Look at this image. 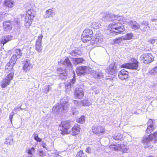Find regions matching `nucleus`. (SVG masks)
Returning <instances> with one entry per match:
<instances>
[{"mask_svg": "<svg viewBox=\"0 0 157 157\" xmlns=\"http://www.w3.org/2000/svg\"><path fill=\"white\" fill-rule=\"evenodd\" d=\"M70 104L68 101L67 98H64L60 101V104H57L53 107L52 111L55 114H59L67 112L69 110Z\"/></svg>", "mask_w": 157, "mask_h": 157, "instance_id": "1", "label": "nucleus"}, {"mask_svg": "<svg viewBox=\"0 0 157 157\" xmlns=\"http://www.w3.org/2000/svg\"><path fill=\"white\" fill-rule=\"evenodd\" d=\"M117 21H113L109 25V27L111 28L110 33H109V35L115 36L123 33L125 30L124 26L121 23L117 22Z\"/></svg>", "mask_w": 157, "mask_h": 157, "instance_id": "2", "label": "nucleus"}, {"mask_svg": "<svg viewBox=\"0 0 157 157\" xmlns=\"http://www.w3.org/2000/svg\"><path fill=\"white\" fill-rule=\"evenodd\" d=\"M36 14V12L33 9H30L27 11L25 18V25L27 27H29L30 25Z\"/></svg>", "mask_w": 157, "mask_h": 157, "instance_id": "3", "label": "nucleus"}, {"mask_svg": "<svg viewBox=\"0 0 157 157\" xmlns=\"http://www.w3.org/2000/svg\"><path fill=\"white\" fill-rule=\"evenodd\" d=\"M93 32L91 29H86L83 32L81 36V39L83 42H87L91 40L93 37Z\"/></svg>", "mask_w": 157, "mask_h": 157, "instance_id": "4", "label": "nucleus"}, {"mask_svg": "<svg viewBox=\"0 0 157 157\" xmlns=\"http://www.w3.org/2000/svg\"><path fill=\"white\" fill-rule=\"evenodd\" d=\"M139 62L136 59H134L132 63H126L122 65V68H128L132 70H139Z\"/></svg>", "mask_w": 157, "mask_h": 157, "instance_id": "5", "label": "nucleus"}, {"mask_svg": "<svg viewBox=\"0 0 157 157\" xmlns=\"http://www.w3.org/2000/svg\"><path fill=\"white\" fill-rule=\"evenodd\" d=\"M143 143L147 144L150 142H153L154 143L157 142V132L151 134L147 136H145L143 137Z\"/></svg>", "mask_w": 157, "mask_h": 157, "instance_id": "6", "label": "nucleus"}, {"mask_svg": "<svg viewBox=\"0 0 157 157\" xmlns=\"http://www.w3.org/2000/svg\"><path fill=\"white\" fill-rule=\"evenodd\" d=\"M104 37L101 33H96L94 36V39L91 42V44L94 46H99L104 40Z\"/></svg>", "mask_w": 157, "mask_h": 157, "instance_id": "7", "label": "nucleus"}, {"mask_svg": "<svg viewBox=\"0 0 157 157\" xmlns=\"http://www.w3.org/2000/svg\"><path fill=\"white\" fill-rule=\"evenodd\" d=\"M118 17L117 15L108 11L104 13L103 19L105 21H115L117 20Z\"/></svg>", "mask_w": 157, "mask_h": 157, "instance_id": "8", "label": "nucleus"}, {"mask_svg": "<svg viewBox=\"0 0 157 157\" xmlns=\"http://www.w3.org/2000/svg\"><path fill=\"white\" fill-rule=\"evenodd\" d=\"M140 59L145 64L150 63L154 60L153 56L150 53L143 54L140 56Z\"/></svg>", "mask_w": 157, "mask_h": 157, "instance_id": "9", "label": "nucleus"}, {"mask_svg": "<svg viewBox=\"0 0 157 157\" xmlns=\"http://www.w3.org/2000/svg\"><path fill=\"white\" fill-rule=\"evenodd\" d=\"M75 82V76L74 74V76L72 79H69L65 83V91L69 92L70 91L71 87H73Z\"/></svg>", "mask_w": 157, "mask_h": 157, "instance_id": "10", "label": "nucleus"}, {"mask_svg": "<svg viewBox=\"0 0 157 157\" xmlns=\"http://www.w3.org/2000/svg\"><path fill=\"white\" fill-rule=\"evenodd\" d=\"M71 124V122L68 121L61 122V126H62V129L61 130V134L63 135L68 133V130L70 127Z\"/></svg>", "mask_w": 157, "mask_h": 157, "instance_id": "11", "label": "nucleus"}, {"mask_svg": "<svg viewBox=\"0 0 157 157\" xmlns=\"http://www.w3.org/2000/svg\"><path fill=\"white\" fill-rule=\"evenodd\" d=\"M13 73H10L3 79L1 82L2 87L4 88L10 84V81L13 79Z\"/></svg>", "mask_w": 157, "mask_h": 157, "instance_id": "12", "label": "nucleus"}, {"mask_svg": "<svg viewBox=\"0 0 157 157\" xmlns=\"http://www.w3.org/2000/svg\"><path fill=\"white\" fill-rule=\"evenodd\" d=\"M92 132L94 134L99 136L101 133H103L105 132L104 128L100 125H94L92 127Z\"/></svg>", "mask_w": 157, "mask_h": 157, "instance_id": "13", "label": "nucleus"}, {"mask_svg": "<svg viewBox=\"0 0 157 157\" xmlns=\"http://www.w3.org/2000/svg\"><path fill=\"white\" fill-rule=\"evenodd\" d=\"M124 146L123 145H121L120 144H118L117 145L115 144L111 145L109 146L110 149L112 150L116 151L117 150H121L123 152H126L127 149L124 148Z\"/></svg>", "mask_w": 157, "mask_h": 157, "instance_id": "14", "label": "nucleus"}, {"mask_svg": "<svg viewBox=\"0 0 157 157\" xmlns=\"http://www.w3.org/2000/svg\"><path fill=\"white\" fill-rule=\"evenodd\" d=\"M76 72L78 75L81 76L87 74L88 72V69L87 67L85 66H81L77 68Z\"/></svg>", "mask_w": 157, "mask_h": 157, "instance_id": "15", "label": "nucleus"}, {"mask_svg": "<svg viewBox=\"0 0 157 157\" xmlns=\"http://www.w3.org/2000/svg\"><path fill=\"white\" fill-rule=\"evenodd\" d=\"M92 73L95 78L100 79L103 78L104 77V74L100 70H93Z\"/></svg>", "mask_w": 157, "mask_h": 157, "instance_id": "16", "label": "nucleus"}, {"mask_svg": "<svg viewBox=\"0 0 157 157\" xmlns=\"http://www.w3.org/2000/svg\"><path fill=\"white\" fill-rule=\"evenodd\" d=\"M84 91L83 89L81 88H76L75 91V95L78 98H81L84 96Z\"/></svg>", "mask_w": 157, "mask_h": 157, "instance_id": "17", "label": "nucleus"}, {"mask_svg": "<svg viewBox=\"0 0 157 157\" xmlns=\"http://www.w3.org/2000/svg\"><path fill=\"white\" fill-rule=\"evenodd\" d=\"M70 54L74 57H78L82 54V49L81 48H77L72 50Z\"/></svg>", "mask_w": 157, "mask_h": 157, "instance_id": "18", "label": "nucleus"}, {"mask_svg": "<svg viewBox=\"0 0 157 157\" xmlns=\"http://www.w3.org/2000/svg\"><path fill=\"white\" fill-rule=\"evenodd\" d=\"M12 21H8L4 22L3 23V27L5 31H10L12 28Z\"/></svg>", "mask_w": 157, "mask_h": 157, "instance_id": "19", "label": "nucleus"}, {"mask_svg": "<svg viewBox=\"0 0 157 157\" xmlns=\"http://www.w3.org/2000/svg\"><path fill=\"white\" fill-rule=\"evenodd\" d=\"M128 71L124 69L122 70L119 73V77L121 80H124L128 78Z\"/></svg>", "mask_w": 157, "mask_h": 157, "instance_id": "20", "label": "nucleus"}, {"mask_svg": "<svg viewBox=\"0 0 157 157\" xmlns=\"http://www.w3.org/2000/svg\"><path fill=\"white\" fill-rule=\"evenodd\" d=\"M153 121L152 119H149L147 122V125L148 126L146 130L147 133H149L152 132L154 128L153 127Z\"/></svg>", "mask_w": 157, "mask_h": 157, "instance_id": "21", "label": "nucleus"}, {"mask_svg": "<svg viewBox=\"0 0 157 157\" xmlns=\"http://www.w3.org/2000/svg\"><path fill=\"white\" fill-rule=\"evenodd\" d=\"M80 131V128L79 127V126L78 125H76L72 128L71 130L68 133H70L73 136H75L78 134Z\"/></svg>", "mask_w": 157, "mask_h": 157, "instance_id": "22", "label": "nucleus"}, {"mask_svg": "<svg viewBox=\"0 0 157 157\" xmlns=\"http://www.w3.org/2000/svg\"><path fill=\"white\" fill-rule=\"evenodd\" d=\"M32 67V65L30 63L29 60H26L24 62V64L23 66V69L24 70L27 71L30 69Z\"/></svg>", "mask_w": 157, "mask_h": 157, "instance_id": "23", "label": "nucleus"}, {"mask_svg": "<svg viewBox=\"0 0 157 157\" xmlns=\"http://www.w3.org/2000/svg\"><path fill=\"white\" fill-rule=\"evenodd\" d=\"M12 39V37L10 36L7 35L2 37L0 40L1 43L4 44Z\"/></svg>", "mask_w": 157, "mask_h": 157, "instance_id": "24", "label": "nucleus"}, {"mask_svg": "<svg viewBox=\"0 0 157 157\" xmlns=\"http://www.w3.org/2000/svg\"><path fill=\"white\" fill-rule=\"evenodd\" d=\"M63 64H64L65 67L69 68V69H72L73 67L68 57L66 58L65 59L64 61L63 62Z\"/></svg>", "mask_w": 157, "mask_h": 157, "instance_id": "25", "label": "nucleus"}, {"mask_svg": "<svg viewBox=\"0 0 157 157\" xmlns=\"http://www.w3.org/2000/svg\"><path fill=\"white\" fill-rule=\"evenodd\" d=\"M116 66H114L112 67H110L109 69L106 70V72L111 75H114L116 73Z\"/></svg>", "mask_w": 157, "mask_h": 157, "instance_id": "26", "label": "nucleus"}, {"mask_svg": "<svg viewBox=\"0 0 157 157\" xmlns=\"http://www.w3.org/2000/svg\"><path fill=\"white\" fill-rule=\"evenodd\" d=\"M35 149L33 147L29 148L26 151V153L28 154V157H35L33 155Z\"/></svg>", "mask_w": 157, "mask_h": 157, "instance_id": "27", "label": "nucleus"}, {"mask_svg": "<svg viewBox=\"0 0 157 157\" xmlns=\"http://www.w3.org/2000/svg\"><path fill=\"white\" fill-rule=\"evenodd\" d=\"M129 23L133 29H137L140 28V25L136 21H131L129 22Z\"/></svg>", "mask_w": 157, "mask_h": 157, "instance_id": "28", "label": "nucleus"}, {"mask_svg": "<svg viewBox=\"0 0 157 157\" xmlns=\"http://www.w3.org/2000/svg\"><path fill=\"white\" fill-rule=\"evenodd\" d=\"M14 64L9 61L5 67V71L6 72H8L9 71H12Z\"/></svg>", "mask_w": 157, "mask_h": 157, "instance_id": "29", "label": "nucleus"}, {"mask_svg": "<svg viewBox=\"0 0 157 157\" xmlns=\"http://www.w3.org/2000/svg\"><path fill=\"white\" fill-rule=\"evenodd\" d=\"M14 2L11 0H6L4 2L5 6L9 8H12L13 6Z\"/></svg>", "mask_w": 157, "mask_h": 157, "instance_id": "30", "label": "nucleus"}, {"mask_svg": "<svg viewBox=\"0 0 157 157\" xmlns=\"http://www.w3.org/2000/svg\"><path fill=\"white\" fill-rule=\"evenodd\" d=\"M133 36V34L132 33H127L124 36H122L124 40H129L132 39Z\"/></svg>", "mask_w": 157, "mask_h": 157, "instance_id": "31", "label": "nucleus"}, {"mask_svg": "<svg viewBox=\"0 0 157 157\" xmlns=\"http://www.w3.org/2000/svg\"><path fill=\"white\" fill-rule=\"evenodd\" d=\"M84 61V60L83 59L80 58L73 59V61L75 65L79 63H82Z\"/></svg>", "mask_w": 157, "mask_h": 157, "instance_id": "32", "label": "nucleus"}, {"mask_svg": "<svg viewBox=\"0 0 157 157\" xmlns=\"http://www.w3.org/2000/svg\"><path fill=\"white\" fill-rule=\"evenodd\" d=\"M67 71H64L63 73H61L58 76V77L59 79H61L62 80H65L67 78Z\"/></svg>", "mask_w": 157, "mask_h": 157, "instance_id": "33", "label": "nucleus"}, {"mask_svg": "<svg viewBox=\"0 0 157 157\" xmlns=\"http://www.w3.org/2000/svg\"><path fill=\"white\" fill-rule=\"evenodd\" d=\"M81 106H89L90 103L89 102V101L87 99H84L81 101Z\"/></svg>", "mask_w": 157, "mask_h": 157, "instance_id": "34", "label": "nucleus"}, {"mask_svg": "<svg viewBox=\"0 0 157 157\" xmlns=\"http://www.w3.org/2000/svg\"><path fill=\"white\" fill-rule=\"evenodd\" d=\"M14 55H16L18 58H21L22 55V53L19 49H15L14 50Z\"/></svg>", "mask_w": 157, "mask_h": 157, "instance_id": "35", "label": "nucleus"}, {"mask_svg": "<svg viewBox=\"0 0 157 157\" xmlns=\"http://www.w3.org/2000/svg\"><path fill=\"white\" fill-rule=\"evenodd\" d=\"M113 139L117 140H122L123 139V135L120 133H118L116 136L113 137Z\"/></svg>", "mask_w": 157, "mask_h": 157, "instance_id": "36", "label": "nucleus"}, {"mask_svg": "<svg viewBox=\"0 0 157 157\" xmlns=\"http://www.w3.org/2000/svg\"><path fill=\"white\" fill-rule=\"evenodd\" d=\"M19 58L16 55L14 54L12 56L10 61L13 64H15L17 59Z\"/></svg>", "mask_w": 157, "mask_h": 157, "instance_id": "37", "label": "nucleus"}, {"mask_svg": "<svg viewBox=\"0 0 157 157\" xmlns=\"http://www.w3.org/2000/svg\"><path fill=\"white\" fill-rule=\"evenodd\" d=\"M148 73L151 75H155L157 73V67H154L151 70H149Z\"/></svg>", "mask_w": 157, "mask_h": 157, "instance_id": "38", "label": "nucleus"}, {"mask_svg": "<svg viewBox=\"0 0 157 157\" xmlns=\"http://www.w3.org/2000/svg\"><path fill=\"white\" fill-rule=\"evenodd\" d=\"M53 8L49 9L46 11V13L49 15H51V16H54L56 14V13L54 10H53Z\"/></svg>", "mask_w": 157, "mask_h": 157, "instance_id": "39", "label": "nucleus"}, {"mask_svg": "<svg viewBox=\"0 0 157 157\" xmlns=\"http://www.w3.org/2000/svg\"><path fill=\"white\" fill-rule=\"evenodd\" d=\"M13 138L12 137H9L6 139L5 143L7 144H11L13 143Z\"/></svg>", "mask_w": 157, "mask_h": 157, "instance_id": "40", "label": "nucleus"}, {"mask_svg": "<svg viewBox=\"0 0 157 157\" xmlns=\"http://www.w3.org/2000/svg\"><path fill=\"white\" fill-rule=\"evenodd\" d=\"M85 118L84 116H82L80 118H77L76 119V121L78 123L81 124H83L85 121Z\"/></svg>", "mask_w": 157, "mask_h": 157, "instance_id": "41", "label": "nucleus"}, {"mask_svg": "<svg viewBox=\"0 0 157 157\" xmlns=\"http://www.w3.org/2000/svg\"><path fill=\"white\" fill-rule=\"evenodd\" d=\"M51 87L49 85H46L44 87V89L43 90V92L45 93L46 94L47 93L49 90L51 89Z\"/></svg>", "mask_w": 157, "mask_h": 157, "instance_id": "42", "label": "nucleus"}, {"mask_svg": "<svg viewBox=\"0 0 157 157\" xmlns=\"http://www.w3.org/2000/svg\"><path fill=\"white\" fill-rule=\"evenodd\" d=\"M123 40L122 36L121 37H119L118 38H116L115 39L114 41L115 43L116 44H119L121 43V42Z\"/></svg>", "mask_w": 157, "mask_h": 157, "instance_id": "43", "label": "nucleus"}, {"mask_svg": "<svg viewBox=\"0 0 157 157\" xmlns=\"http://www.w3.org/2000/svg\"><path fill=\"white\" fill-rule=\"evenodd\" d=\"M141 25H145L146 26V27H145V28H147V27L149 29H150V27L149 26V23L148 22L144 21H143L141 23Z\"/></svg>", "mask_w": 157, "mask_h": 157, "instance_id": "44", "label": "nucleus"}, {"mask_svg": "<svg viewBox=\"0 0 157 157\" xmlns=\"http://www.w3.org/2000/svg\"><path fill=\"white\" fill-rule=\"evenodd\" d=\"M73 103L75 105L78 107H81V101H79L77 100H74L73 101Z\"/></svg>", "mask_w": 157, "mask_h": 157, "instance_id": "45", "label": "nucleus"}, {"mask_svg": "<svg viewBox=\"0 0 157 157\" xmlns=\"http://www.w3.org/2000/svg\"><path fill=\"white\" fill-rule=\"evenodd\" d=\"M71 110L73 115H76L78 113V111L74 107L73 108L72 107Z\"/></svg>", "mask_w": 157, "mask_h": 157, "instance_id": "46", "label": "nucleus"}, {"mask_svg": "<svg viewBox=\"0 0 157 157\" xmlns=\"http://www.w3.org/2000/svg\"><path fill=\"white\" fill-rule=\"evenodd\" d=\"M65 71H67L66 70L64 69L61 68H59L57 69V73L60 75L61 73H64Z\"/></svg>", "mask_w": 157, "mask_h": 157, "instance_id": "47", "label": "nucleus"}, {"mask_svg": "<svg viewBox=\"0 0 157 157\" xmlns=\"http://www.w3.org/2000/svg\"><path fill=\"white\" fill-rule=\"evenodd\" d=\"M35 47L36 50L39 52V41L38 40L36 41Z\"/></svg>", "mask_w": 157, "mask_h": 157, "instance_id": "48", "label": "nucleus"}, {"mask_svg": "<svg viewBox=\"0 0 157 157\" xmlns=\"http://www.w3.org/2000/svg\"><path fill=\"white\" fill-rule=\"evenodd\" d=\"M83 155V153L82 151H80L77 154L76 157H81Z\"/></svg>", "mask_w": 157, "mask_h": 157, "instance_id": "49", "label": "nucleus"}, {"mask_svg": "<svg viewBox=\"0 0 157 157\" xmlns=\"http://www.w3.org/2000/svg\"><path fill=\"white\" fill-rule=\"evenodd\" d=\"M41 139L40 138V145L42 146V147H43L44 148H46V144L44 142L41 141Z\"/></svg>", "mask_w": 157, "mask_h": 157, "instance_id": "50", "label": "nucleus"}, {"mask_svg": "<svg viewBox=\"0 0 157 157\" xmlns=\"http://www.w3.org/2000/svg\"><path fill=\"white\" fill-rule=\"evenodd\" d=\"M34 139L36 141H39V138L38 137V135L36 133L33 134Z\"/></svg>", "mask_w": 157, "mask_h": 157, "instance_id": "51", "label": "nucleus"}, {"mask_svg": "<svg viewBox=\"0 0 157 157\" xmlns=\"http://www.w3.org/2000/svg\"><path fill=\"white\" fill-rule=\"evenodd\" d=\"M14 113L13 111H12L11 113H10L9 116V118L11 122L12 121V119L13 118V116H14Z\"/></svg>", "mask_w": 157, "mask_h": 157, "instance_id": "52", "label": "nucleus"}, {"mask_svg": "<svg viewBox=\"0 0 157 157\" xmlns=\"http://www.w3.org/2000/svg\"><path fill=\"white\" fill-rule=\"evenodd\" d=\"M85 151L86 152H87L89 154L91 153L92 152L91 149L89 147H87L86 148V149L85 150Z\"/></svg>", "mask_w": 157, "mask_h": 157, "instance_id": "53", "label": "nucleus"}, {"mask_svg": "<svg viewBox=\"0 0 157 157\" xmlns=\"http://www.w3.org/2000/svg\"><path fill=\"white\" fill-rule=\"evenodd\" d=\"M155 40L154 39H151L148 40V42L151 44H153L155 42Z\"/></svg>", "mask_w": 157, "mask_h": 157, "instance_id": "54", "label": "nucleus"}, {"mask_svg": "<svg viewBox=\"0 0 157 157\" xmlns=\"http://www.w3.org/2000/svg\"><path fill=\"white\" fill-rule=\"evenodd\" d=\"M5 17V16H4L3 15L0 14V21H2Z\"/></svg>", "mask_w": 157, "mask_h": 157, "instance_id": "55", "label": "nucleus"}, {"mask_svg": "<svg viewBox=\"0 0 157 157\" xmlns=\"http://www.w3.org/2000/svg\"><path fill=\"white\" fill-rule=\"evenodd\" d=\"M151 21L153 22H155L157 21V19H152L151 20Z\"/></svg>", "mask_w": 157, "mask_h": 157, "instance_id": "56", "label": "nucleus"}, {"mask_svg": "<svg viewBox=\"0 0 157 157\" xmlns=\"http://www.w3.org/2000/svg\"><path fill=\"white\" fill-rule=\"evenodd\" d=\"M14 111L19 110V108H14Z\"/></svg>", "mask_w": 157, "mask_h": 157, "instance_id": "57", "label": "nucleus"}, {"mask_svg": "<svg viewBox=\"0 0 157 157\" xmlns=\"http://www.w3.org/2000/svg\"><path fill=\"white\" fill-rule=\"evenodd\" d=\"M49 17V16H48V15L47 14H46V15H45V17H46V18H47V17Z\"/></svg>", "mask_w": 157, "mask_h": 157, "instance_id": "58", "label": "nucleus"}, {"mask_svg": "<svg viewBox=\"0 0 157 157\" xmlns=\"http://www.w3.org/2000/svg\"><path fill=\"white\" fill-rule=\"evenodd\" d=\"M141 30L142 31H143V32H145V31H146V30H145V29H141Z\"/></svg>", "mask_w": 157, "mask_h": 157, "instance_id": "59", "label": "nucleus"}, {"mask_svg": "<svg viewBox=\"0 0 157 157\" xmlns=\"http://www.w3.org/2000/svg\"><path fill=\"white\" fill-rule=\"evenodd\" d=\"M107 80H111V78H107Z\"/></svg>", "mask_w": 157, "mask_h": 157, "instance_id": "60", "label": "nucleus"}, {"mask_svg": "<svg viewBox=\"0 0 157 157\" xmlns=\"http://www.w3.org/2000/svg\"><path fill=\"white\" fill-rule=\"evenodd\" d=\"M17 21V24H18L19 22V21Z\"/></svg>", "mask_w": 157, "mask_h": 157, "instance_id": "61", "label": "nucleus"}, {"mask_svg": "<svg viewBox=\"0 0 157 157\" xmlns=\"http://www.w3.org/2000/svg\"><path fill=\"white\" fill-rule=\"evenodd\" d=\"M21 17H24V15H22V14H21Z\"/></svg>", "mask_w": 157, "mask_h": 157, "instance_id": "62", "label": "nucleus"}, {"mask_svg": "<svg viewBox=\"0 0 157 157\" xmlns=\"http://www.w3.org/2000/svg\"><path fill=\"white\" fill-rule=\"evenodd\" d=\"M83 157H87V156L86 155H84Z\"/></svg>", "mask_w": 157, "mask_h": 157, "instance_id": "63", "label": "nucleus"}, {"mask_svg": "<svg viewBox=\"0 0 157 157\" xmlns=\"http://www.w3.org/2000/svg\"><path fill=\"white\" fill-rule=\"evenodd\" d=\"M7 13H5V14H4V15H6V16L7 15Z\"/></svg>", "mask_w": 157, "mask_h": 157, "instance_id": "64", "label": "nucleus"}]
</instances>
